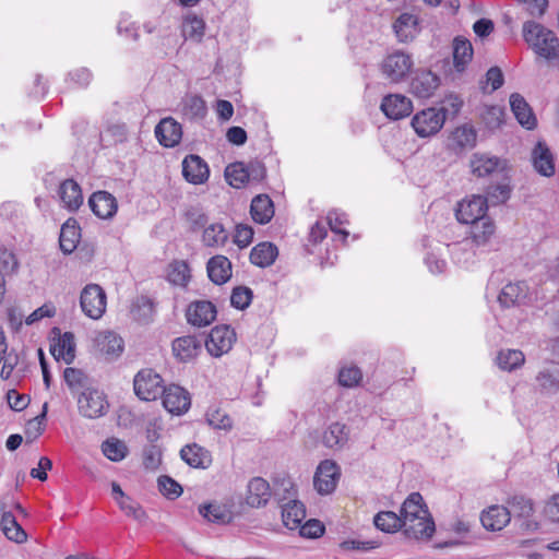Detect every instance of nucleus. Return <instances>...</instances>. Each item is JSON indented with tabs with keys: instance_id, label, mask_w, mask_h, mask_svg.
Segmentation results:
<instances>
[{
	"instance_id": "27",
	"label": "nucleus",
	"mask_w": 559,
	"mask_h": 559,
	"mask_svg": "<svg viewBox=\"0 0 559 559\" xmlns=\"http://www.w3.org/2000/svg\"><path fill=\"white\" fill-rule=\"evenodd\" d=\"M404 533L409 538H430L435 532V522L429 512L417 519H411L403 525Z\"/></svg>"
},
{
	"instance_id": "30",
	"label": "nucleus",
	"mask_w": 559,
	"mask_h": 559,
	"mask_svg": "<svg viewBox=\"0 0 559 559\" xmlns=\"http://www.w3.org/2000/svg\"><path fill=\"white\" fill-rule=\"evenodd\" d=\"M206 271L214 284H225L231 277V262L225 255L212 257L207 261Z\"/></svg>"
},
{
	"instance_id": "10",
	"label": "nucleus",
	"mask_w": 559,
	"mask_h": 559,
	"mask_svg": "<svg viewBox=\"0 0 559 559\" xmlns=\"http://www.w3.org/2000/svg\"><path fill=\"white\" fill-rule=\"evenodd\" d=\"M235 341L236 333L230 326L218 325L211 330L205 341V347L211 356L217 358L227 354Z\"/></svg>"
},
{
	"instance_id": "29",
	"label": "nucleus",
	"mask_w": 559,
	"mask_h": 559,
	"mask_svg": "<svg viewBox=\"0 0 559 559\" xmlns=\"http://www.w3.org/2000/svg\"><path fill=\"white\" fill-rule=\"evenodd\" d=\"M181 459L193 468H207L212 463L211 453L203 447L192 443L180 450Z\"/></svg>"
},
{
	"instance_id": "54",
	"label": "nucleus",
	"mask_w": 559,
	"mask_h": 559,
	"mask_svg": "<svg viewBox=\"0 0 559 559\" xmlns=\"http://www.w3.org/2000/svg\"><path fill=\"white\" fill-rule=\"evenodd\" d=\"M117 503L126 515L132 516L134 520L139 522L145 520V511L136 501H134L130 497L126 496L124 498L119 499Z\"/></svg>"
},
{
	"instance_id": "43",
	"label": "nucleus",
	"mask_w": 559,
	"mask_h": 559,
	"mask_svg": "<svg viewBox=\"0 0 559 559\" xmlns=\"http://www.w3.org/2000/svg\"><path fill=\"white\" fill-rule=\"evenodd\" d=\"M496 361L501 370L511 372L524 364L525 356L520 349H501Z\"/></svg>"
},
{
	"instance_id": "28",
	"label": "nucleus",
	"mask_w": 559,
	"mask_h": 559,
	"mask_svg": "<svg viewBox=\"0 0 559 559\" xmlns=\"http://www.w3.org/2000/svg\"><path fill=\"white\" fill-rule=\"evenodd\" d=\"M393 28L400 41L407 43L413 40L419 33L418 17L412 13H402L395 20Z\"/></svg>"
},
{
	"instance_id": "52",
	"label": "nucleus",
	"mask_w": 559,
	"mask_h": 559,
	"mask_svg": "<svg viewBox=\"0 0 559 559\" xmlns=\"http://www.w3.org/2000/svg\"><path fill=\"white\" fill-rule=\"evenodd\" d=\"M253 293L249 287L238 286L233 289L230 304L239 310L248 308L252 301Z\"/></svg>"
},
{
	"instance_id": "45",
	"label": "nucleus",
	"mask_w": 559,
	"mask_h": 559,
	"mask_svg": "<svg viewBox=\"0 0 559 559\" xmlns=\"http://www.w3.org/2000/svg\"><path fill=\"white\" fill-rule=\"evenodd\" d=\"M477 133L471 126L457 127L451 134V141L460 148H472L476 145Z\"/></svg>"
},
{
	"instance_id": "50",
	"label": "nucleus",
	"mask_w": 559,
	"mask_h": 559,
	"mask_svg": "<svg viewBox=\"0 0 559 559\" xmlns=\"http://www.w3.org/2000/svg\"><path fill=\"white\" fill-rule=\"evenodd\" d=\"M102 451L108 460L119 462L126 457L128 448L123 441L112 438L103 442Z\"/></svg>"
},
{
	"instance_id": "15",
	"label": "nucleus",
	"mask_w": 559,
	"mask_h": 559,
	"mask_svg": "<svg viewBox=\"0 0 559 559\" xmlns=\"http://www.w3.org/2000/svg\"><path fill=\"white\" fill-rule=\"evenodd\" d=\"M382 112L392 120H400L408 116L412 110V102L402 94H389L383 97L380 106Z\"/></svg>"
},
{
	"instance_id": "31",
	"label": "nucleus",
	"mask_w": 559,
	"mask_h": 559,
	"mask_svg": "<svg viewBox=\"0 0 559 559\" xmlns=\"http://www.w3.org/2000/svg\"><path fill=\"white\" fill-rule=\"evenodd\" d=\"M271 498V489L269 483L255 477L248 484L247 503L253 508L265 506Z\"/></svg>"
},
{
	"instance_id": "60",
	"label": "nucleus",
	"mask_w": 559,
	"mask_h": 559,
	"mask_svg": "<svg viewBox=\"0 0 559 559\" xmlns=\"http://www.w3.org/2000/svg\"><path fill=\"white\" fill-rule=\"evenodd\" d=\"M199 512L211 522L219 523L224 522L226 519L224 510H222L219 506L213 503L201 506Z\"/></svg>"
},
{
	"instance_id": "48",
	"label": "nucleus",
	"mask_w": 559,
	"mask_h": 559,
	"mask_svg": "<svg viewBox=\"0 0 559 559\" xmlns=\"http://www.w3.org/2000/svg\"><path fill=\"white\" fill-rule=\"evenodd\" d=\"M205 417L207 424L214 429L230 430L233 427L231 418L219 407H209Z\"/></svg>"
},
{
	"instance_id": "40",
	"label": "nucleus",
	"mask_w": 559,
	"mask_h": 559,
	"mask_svg": "<svg viewBox=\"0 0 559 559\" xmlns=\"http://www.w3.org/2000/svg\"><path fill=\"white\" fill-rule=\"evenodd\" d=\"M428 512V509L423 503V497L418 492H413L404 501L401 509V521L404 525L408 520L420 518Z\"/></svg>"
},
{
	"instance_id": "26",
	"label": "nucleus",
	"mask_w": 559,
	"mask_h": 559,
	"mask_svg": "<svg viewBox=\"0 0 559 559\" xmlns=\"http://www.w3.org/2000/svg\"><path fill=\"white\" fill-rule=\"evenodd\" d=\"M528 295V286L525 282L507 284L500 292L498 300L502 307L519 306L525 301Z\"/></svg>"
},
{
	"instance_id": "24",
	"label": "nucleus",
	"mask_w": 559,
	"mask_h": 559,
	"mask_svg": "<svg viewBox=\"0 0 559 559\" xmlns=\"http://www.w3.org/2000/svg\"><path fill=\"white\" fill-rule=\"evenodd\" d=\"M50 353L56 360L71 364L75 357L74 335L71 332L59 334L50 344Z\"/></svg>"
},
{
	"instance_id": "25",
	"label": "nucleus",
	"mask_w": 559,
	"mask_h": 559,
	"mask_svg": "<svg viewBox=\"0 0 559 559\" xmlns=\"http://www.w3.org/2000/svg\"><path fill=\"white\" fill-rule=\"evenodd\" d=\"M510 107L518 122L527 130H533L537 124V119L522 95L513 93L510 96Z\"/></svg>"
},
{
	"instance_id": "41",
	"label": "nucleus",
	"mask_w": 559,
	"mask_h": 559,
	"mask_svg": "<svg viewBox=\"0 0 559 559\" xmlns=\"http://www.w3.org/2000/svg\"><path fill=\"white\" fill-rule=\"evenodd\" d=\"M80 237V228L75 225V222L71 219L67 221L60 230V249L64 253H72L76 249Z\"/></svg>"
},
{
	"instance_id": "61",
	"label": "nucleus",
	"mask_w": 559,
	"mask_h": 559,
	"mask_svg": "<svg viewBox=\"0 0 559 559\" xmlns=\"http://www.w3.org/2000/svg\"><path fill=\"white\" fill-rule=\"evenodd\" d=\"M503 110L498 106L487 107L484 112V120L488 128L495 129L502 123Z\"/></svg>"
},
{
	"instance_id": "34",
	"label": "nucleus",
	"mask_w": 559,
	"mask_h": 559,
	"mask_svg": "<svg viewBox=\"0 0 559 559\" xmlns=\"http://www.w3.org/2000/svg\"><path fill=\"white\" fill-rule=\"evenodd\" d=\"M278 255L277 247L272 242H260L255 245L250 252V261L259 267L271 266Z\"/></svg>"
},
{
	"instance_id": "38",
	"label": "nucleus",
	"mask_w": 559,
	"mask_h": 559,
	"mask_svg": "<svg viewBox=\"0 0 559 559\" xmlns=\"http://www.w3.org/2000/svg\"><path fill=\"white\" fill-rule=\"evenodd\" d=\"M453 64L457 72H463L473 58V46L471 41L463 37L453 39Z\"/></svg>"
},
{
	"instance_id": "39",
	"label": "nucleus",
	"mask_w": 559,
	"mask_h": 559,
	"mask_svg": "<svg viewBox=\"0 0 559 559\" xmlns=\"http://www.w3.org/2000/svg\"><path fill=\"white\" fill-rule=\"evenodd\" d=\"M306 518V508L298 500H290L282 508L283 524L289 530H296Z\"/></svg>"
},
{
	"instance_id": "32",
	"label": "nucleus",
	"mask_w": 559,
	"mask_h": 559,
	"mask_svg": "<svg viewBox=\"0 0 559 559\" xmlns=\"http://www.w3.org/2000/svg\"><path fill=\"white\" fill-rule=\"evenodd\" d=\"M349 431L344 424L338 421L329 425L322 433L324 447L333 450L342 449L348 441Z\"/></svg>"
},
{
	"instance_id": "9",
	"label": "nucleus",
	"mask_w": 559,
	"mask_h": 559,
	"mask_svg": "<svg viewBox=\"0 0 559 559\" xmlns=\"http://www.w3.org/2000/svg\"><path fill=\"white\" fill-rule=\"evenodd\" d=\"M82 311L91 319L97 320L106 311L107 297L105 290L97 284L86 285L80 297Z\"/></svg>"
},
{
	"instance_id": "23",
	"label": "nucleus",
	"mask_w": 559,
	"mask_h": 559,
	"mask_svg": "<svg viewBox=\"0 0 559 559\" xmlns=\"http://www.w3.org/2000/svg\"><path fill=\"white\" fill-rule=\"evenodd\" d=\"M62 206L74 212L83 204V194L80 185L73 179L63 180L58 190Z\"/></svg>"
},
{
	"instance_id": "2",
	"label": "nucleus",
	"mask_w": 559,
	"mask_h": 559,
	"mask_svg": "<svg viewBox=\"0 0 559 559\" xmlns=\"http://www.w3.org/2000/svg\"><path fill=\"white\" fill-rule=\"evenodd\" d=\"M525 41L532 47L536 55L547 60L556 59L559 56V39L555 33L543 25L528 21L523 25Z\"/></svg>"
},
{
	"instance_id": "57",
	"label": "nucleus",
	"mask_w": 559,
	"mask_h": 559,
	"mask_svg": "<svg viewBox=\"0 0 559 559\" xmlns=\"http://www.w3.org/2000/svg\"><path fill=\"white\" fill-rule=\"evenodd\" d=\"M487 194L493 204L504 203L510 199L511 187L508 183L491 185L487 189Z\"/></svg>"
},
{
	"instance_id": "12",
	"label": "nucleus",
	"mask_w": 559,
	"mask_h": 559,
	"mask_svg": "<svg viewBox=\"0 0 559 559\" xmlns=\"http://www.w3.org/2000/svg\"><path fill=\"white\" fill-rule=\"evenodd\" d=\"M162 395L163 405L170 414L182 415L190 408V394L179 385L171 384L165 388Z\"/></svg>"
},
{
	"instance_id": "33",
	"label": "nucleus",
	"mask_w": 559,
	"mask_h": 559,
	"mask_svg": "<svg viewBox=\"0 0 559 559\" xmlns=\"http://www.w3.org/2000/svg\"><path fill=\"white\" fill-rule=\"evenodd\" d=\"M250 214L258 224L264 225L269 223L274 216V205L271 198L267 194L254 197L251 201Z\"/></svg>"
},
{
	"instance_id": "49",
	"label": "nucleus",
	"mask_w": 559,
	"mask_h": 559,
	"mask_svg": "<svg viewBox=\"0 0 559 559\" xmlns=\"http://www.w3.org/2000/svg\"><path fill=\"white\" fill-rule=\"evenodd\" d=\"M190 280V269L185 261H175L169 264L168 281L177 286H186Z\"/></svg>"
},
{
	"instance_id": "55",
	"label": "nucleus",
	"mask_w": 559,
	"mask_h": 559,
	"mask_svg": "<svg viewBox=\"0 0 559 559\" xmlns=\"http://www.w3.org/2000/svg\"><path fill=\"white\" fill-rule=\"evenodd\" d=\"M362 378V373L358 367H344L338 372V382L342 386L353 388L357 385Z\"/></svg>"
},
{
	"instance_id": "53",
	"label": "nucleus",
	"mask_w": 559,
	"mask_h": 559,
	"mask_svg": "<svg viewBox=\"0 0 559 559\" xmlns=\"http://www.w3.org/2000/svg\"><path fill=\"white\" fill-rule=\"evenodd\" d=\"M326 219L333 233L341 235L343 240L348 237L349 233L342 228L343 225L348 223L346 213L333 210L328 213Z\"/></svg>"
},
{
	"instance_id": "62",
	"label": "nucleus",
	"mask_w": 559,
	"mask_h": 559,
	"mask_svg": "<svg viewBox=\"0 0 559 559\" xmlns=\"http://www.w3.org/2000/svg\"><path fill=\"white\" fill-rule=\"evenodd\" d=\"M68 78L78 87H86L92 80V73L86 68H80L69 72Z\"/></svg>"
},
{
	"instance_id": "20",
	"label": "nucleus",
	"mask_w": 559,
	"mask_h": 559,
	"mask_svg": "<svg viewBox=\"0 0 559 559\" xmlns=\"http://www.w3.org/2000/svg\"><path fill=\"white\" fill-rule=\"evenodd\" d=\"M94 343L98 352L109 359L119 357L124 348L123 340L111 331L99 332Z\"/></svg>"
},
{
	"instance_id": "6",
	"label": "nucleus",
	"mask_w": 559,
	"mask_h": 559,
	"mask_svg": "<svg viewBox=\"0 0 559 559\" xmlns=\"http://www.w3.org/2000/svg\"><path fill=\"white\" fill-rule=\"evenodd\" d=\"M471 171L478 178L503 174L508 170V160L485 152L472 154L469 159Z\"/></svg>"
},
{
	"instance_id": "3",
	"label": "nucleus",
	"mask_w": 559,
	"mask_h": 559,
	"mask_svg": "<svg viewBox=\"0 0 559 559\" xmlns=\"http://www.w3.org/2000/svg\"><path fill=\"white\" fill-rule=\"evenodd\" d=\"M414 67L411 53L404 50L389 52L380 64L381 74L391 83H400L407 79Z\"/></svg>"
},
{
	"instance_id": "22",
	"label": "nucleus",
	"mask_w": 559,
	"mask_h": 559,
	"mask_svg": "<svg viewBox=\"0 0 559 559\" xmlns=\"http://www.w3.org/2000/svg\"><path fill=\"white\" fill-rule=\"evenodd\" d=\"M511 520L510 511L503 506H490L480 515V522L487 531H501Z\"/></svg>"
},
{
	"instance_id": "16",
	"label": "nucleus",
	"mask_w": 559,
	"mask_h": 559,
	"mask_svg": "<svg viewBox=\"0 0 559 559\" xmlns=\"http://www.w3.org/2000/svg\"><path fill=\"white\" fill-rule=\"evenodd\" d=\"M182 176L190 183L202 185L209 179L210 169L204 159L191 154L182 160Z\"/></svg>"
},
{
	"instance_id": "19",
	"label": "nucleus",
	"mask_w": 559,
	"mask_h": 559,
	"mask_svg": "<svg viewBox=\"0 0 559 559\" xmlns=\"http://www.w3.org/2000/svg\"><path fill=\"white\" fill-rule=\"evenodd\" d=\"M174 356L181 362L193 360L202 349V341L193 335H185L174 340Z\"/></svg>"
},
{
	"instance_id": "64",
	"label": "nucleus",
	"mask_w": 559,
	"mask_h": 559,
	"mask_svg": "<svg viewBox=\"0 0 559 559\" xmlns=\"http://www.w3.org/2000/svg\"><path fill=\"white\" fill-rule=\"evenodd\" d=\"M160 451L156 445H151L144 450L143 464L148 469H156L160 463Z\"/></svg>"
},
{
	"instance_id": "59",
	"label": "nucleus",
	"mask_w": 559,
	"mask_h": 559,
	"mask_svg": "<svg viewBox=\"0 0 559 559\" xmlns=\"http://www.w3.org/2000/svg\"><path fill=\"white\" fill-rule=\"evenodd\" d=\"M253 234L251 226L239 224L236 226L234 242L241 249L246 248L251 243Z\"/></svg>"
},
{
	"instance_id": "14",
	"label": "nucleus",
	"mask_w": 559,
	"mask_h": 559,
	"mask_svg": "<svg viewBox=\"0 0 559 559\" xmlns=\"http://www.w3.org/2000/svg\"><path fill=\"white\" fill-rule=\"evenodd\" d=\"M531 162L536 173L552 177L556 173L555 157L545 141H537L531 153Z\"/></svg>"
},
{
	"instance_id": "42",
	"label": "nucleus",
	"mask_w": 559,
	"mask_h": 559,
	"mask_svg": "<svg viewBox=\"0 0 559 559\" xmlns=\"http://www.w3.org/2000/svg\"><path fill=\"white\" fill-rule=\"evenodd\" d=\"M182 115L189 120H201L207 112L206 104L201 96L190 95L182 102Z\"/></svg>"
},
{
	"instance_id": "36",
	"label": "nucleus",
	"mask_w": 559,
	"mask_h": 559,
	"mask_svg": "<svg viewBox=\"0 0 559 559\" xmlns=\"http://www.w3.org/2000/svg\"><path fill=\"white\" fill-rule=\"evenodd\" d=\"M0 510L2 511L0 526L5 537L16 544L26 542L27 534L19 524L15 516L11 512L4 511L3 507L0 508Z\"/></svg>"
},
{
	"instance_id": "21",
	"label": "nucleus",
	"mask_w": 559,
	"mask_h": 559,
	"mask_svg": "<svg viewBox=\"0 0 559 559\" xmlns=\"http://www.w3.org/2000/svg\"><path fill=\"white\" fill-rule=\"evenodd\" d=\"M440 84L438 75L429 70L419 71L411 82V92L419 98L430 97Z\"/></svg>"
},
{
	"instance_id": "51",
	"label": "nucleus",
	"mask_w": 559,
	"mask_h": 559,
	"mask_svg": "<svg viewBox=\"0 0 559 559\" xmlns=\"http://www.w3.org/2000/svg\"><path fill=\"white\" fill-rule=\"evenodd\" d=\"M131 312L136 320L147 322L154 313V304L147 296H139L132 304Z\"/></svg>"
},
{
	"instance_id": "18",
	"label": "nucleus",
	"mask_w": 559,
	"mask_h": 559,
	"mask_svg": "<svg viewBox=\"0 0 559 559\" xmlns=\"http://www.w3.org/2000/svg\"><path fill=\"white\" fill-rule=\"evenodd\" d=\"M155 135L163 146L174 147L182 138L181 124L171 117L164 118L155 127Z\"/></svg>"
},
{
	"instance_id": "63",
	"label": "nucleus",
	"mask_w": 559,
	"mask_h": 559,
	"mask_svg": "<svg viewBox=\"0 0 559 559\" xmlns=\"http://www.w3.org/2000/svg\"><path fill=\"white\" fill-rule=\"evenodd\" d=\"M63 378L70 389H76L83 385L84 373L80 369L68 367L64 369Z\"/></svg>"
},
{
	"instance_id": "47",
	"label": "nucleus",
	"mask_w": 559,
	"mask_h": 559,
	"mask_svg": "<svg viewBox=\"0 0 559 559\" xmlns=\"http://www.w3.org/2000/svg\"><path fill=\"white\" fill-rule=\"evenodd\" d=\"M225 178L231 187L239 189L249 181V173L242 163H235L226 167Z\"/></svg>"
},
{
	"instance_id": "58",
	"label": "nucleus",
	"mask_w": 559,
	"mask_h": 559,
	"mask_svg": "<svg viewBox=\"0 0 559 559\" xmlns=\"http://www.w3.org/2000/svg\"><path fill=\"white\" fill-rule=\"evenodd\" d=\"M299 533L302 537L318 538L324 533V525L319 520H309L305 524H300Z\"/></svg>"
},
{
	"instance_id": "8",
	"label": "nucleus",
	"mask_w": 559,
	"mask_h": 559,
	"mask_svg": "<svg viewBox=\"0 0 559 559\" xmlns=\"http://www.w3.org/2000/svg\"><path fill=\"white\" fill-rule=\"evenodd\" d=\"M78 407L82 416L95 419L107 413L109 404L106 395L102 391L87 388L80 394Z\"/></svg>"
},
{
	"instance_id": "44",
	"label": "nucleus",
	"mask_w": 559,
	"mask_h": 559,
	"mask_svg": "<svg viewBox=\"0 0 559 559\" xmlns=\"http://www.w3.org/2000/svg\"><path fill=\"white\" fill-rule=\"evenodd\" d=\"M228 240V233L221 223H213L204 228L202 242L206 247H222Z\"/></svg>"
},
{
	"instance_id": "11",
	"label": "nucleus",
	"mask_w": 559,
	"mask_h": 559,
	"mask_svg": "<svg viewBox=\"0 0 559 559\" xmlns=\"http://www.w3.org/2000/svg\"><path fill=\"white\" fill-rule=\"evenodd\" d=\"M338 476L340 472L336 463L324 460L319 464L314 474V488L320 495H329L335 489Z\"/></svg>"
},
{
	"instance_id": "5",
	"label": "nucleus",
	"mask_w": 559,
	"mask_h": 559,
	"mask_svg": "<svg viewBox=\"0 0 559 559\" xmlns=\"http://www.w3.org/2000/svg\"><path fill=\"white\" fill-rule=\"evenodd\" d=\"M488 198L473 194L457 203L455 216L462 224H475L487 218Z\"/></svg>"
},
{
	"instance_id": "46",
	"label": "nucleus",
	"mask_w": 559,
	"mask_h": 559,
	"mask_svg": "<svg viewBox=\"0 0 559 559\" xmlns=\"http://www.w3.org/2000/svg\"><path fill=\"white\" fill-rule=\"evenodd\" d=\"M373 523L377 528L385 533H393L399 528H403L401 516L392 511L379 512L374 516Z\"/></svg>"
},
{
	"instance_id": "1",
	"label": "nucleus",
	"mask_w": 559,
	"mask_h": 559,
	"mask_svg": "<svg viewBox=\"0 0 559 559\" xmlns=\"http://www.w3.org/2000/svg\"><path fill=\"white\" fill-rule=\"evenodd\" d=\"M496 239V225L490 217L483 218L472 225L471 229V241L465 243H454L451 249V253L456 263L462 266L468 267L474 263V252L472 247L481 249L483 251H489Z\"/></svg>"
},
{
	"instance_id": "56",
	"label": "nucleus",
	"mask_w": 559,
	"mask_h": 559,
	"mask_svg": "<svg viewBox=\"0 0 559 559\" xmlns=\"http://www.w3.org/2000/svg\"><path fill=\"white\" fill-rule=\"evenodd\" d=\"M159 491L169 499H176L182 493L181 486L169 476H160L158 478Z\"/></svg>"
},
{
	"instance_id": "13",
	"label": "nucleus",
	"mask_w": 559,
	"mask_h": 559,
	"mask_svg": "<svg viewBox=\"0 0 559 559\" xmlns=\"http://www.w3.org/2000/svg\"><path fill=\"white\" fill-rule=\"evenodd\" d=\"M186 318L188 323L193 326H207L216 318V308L209 300H195L188 306Z\"/></svg>"
},
{
	"instance_id": "35",
	"label": "nucleus",
	"mask_w": 559,
	"mask_h": 559,
	"mask_svg": "<svg viewBox=\"0 0 559 559\" xmlns=\"http://www.w3.org/2000/svg\"><path fill=\"white\" fill-rule=\"evenodd\" d=\"M205 22L202 17L189 13L183 16L181 23V35L186 40L201 43L205 34Z\"/></svg>"
},
{
	"instance_id": "37",
	"label": "nucleus",
	"mask_w": 559,
	"mask_h": 559,
	"mask_svg": "<svg viewBox=\"0 0 559 559\" xmlns=\"http://www.w3.org/2000/svg\"><path fill=\"white\" fill-rule=\"evenodd\" d=\"M536 385L542 394L556 395L559 393V369L544 368L536 374Z\"/></svg>"
},
{
	"instance_id": "4",
	"label": "nucleus",
	"mask_w": 559,
	"mask_h": 559,
	"mask_svg": "<svg viewBox=\"0 0 559 559\" xmlns=\"http://www.w3.org/2000/svg\"><path fill=\"white\" fill-rule=\"evenodd\" d=\"M447 118L444 108L430 107L417 112L412 119V127L421 138H428L438 133Z\"/></svg>"
},
{
	"instance_id": "17",
	"label": "nucleus",
	"mask_w": 559,
	"mask_h": 559,
	"mask_svg": "<svg viewBox=\"0 0 559 559\" xmlns=\"http://www.w3.org/2000/svg\"><path fill=\"white\" fill-rule=\"evenodd\" d=\"M92 212L102 219L111 218L118 210L116 198L107 191L94 192L88 199Z\"/></svg>"
},
{
	"instance_id": "7",
	"label": "nucleus",
	"mask_w": 559,
	"mask_h": 559,
	"mask_svg": "<svg viewBox=\"0 0 559 559\" xmlns=\"http://www.w3.org/2000/svg\"><path fill=\"white\" fill-rule=\"evenodd\" d=\"M135 394L143 401H154L163 394L165 386L162 377L152 369H143L133 381Z\"/></svg>"
}]
</instances>
